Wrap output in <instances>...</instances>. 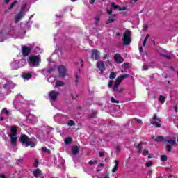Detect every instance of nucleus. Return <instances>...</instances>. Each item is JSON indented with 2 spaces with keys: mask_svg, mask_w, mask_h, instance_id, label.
Returning <instances> with one entry per match:
<instances>
[{
  "mask_svg": "<svg viewBox=\"0 0 178 178\" xmlns=\"http://www.w3.org/2000/svg\"><path fill=\"white\" fill-rule=\"evenodd\" d=\"M19 141L21 144L25 145V147H31L32 148H34V147H35V143H34V141H33V138H29L26 134L21 135L19 138Z\"/></svg>",
  "mask_w": 178,
  "mask_h": 178,
  "instance_id": "nucleus-1",
  "label": "nucleus"
},
{
  "mask_svg": "<svg viewBox=\"0 0 178 178\" xmlns=\"http://www.w3.org/2000/svg\"><path fill=\"white\" fill-rule=\"evenodd\" d=\"M41 63V58L37 55H33L29 56L28 64L30 67H38Z\"/></svg>",
  "mask_w": 178,
  "mask_h": 178,
  "instance_id": "nucleus-2",
  "label": "nucleus"
},
{
  "mask_svg": "<svg viewBox=\"0 0 178 178\" xmlns=\"http://www.w3.org/2000/svg\"><path fill=\"white\" fill-rule=\"evenodd\" d=\"M127 77H130V75L128 74H124L116 78L114 86L113 88V91L114 92H116V91H118V88H119V86H120L122 81H123L124 79H127Z\"/></svg>",
  "mask_w": 178,
  "mask_h": 178,
  "instance_id": "nucleus-3",
  "label": "nucleus"
},
{
  "mask_svg": "<svg viewBox=\"0 0 178 178\" xmlns=\"http://www.w3.org/2000/svg\"><path fill=\"white\" fill-rule=\"evenodd\" d=\"M161 123L162 119H161V118H159L156 113H154L153 115L152 121H151L149 124H153L156 128H159L161 126Z\"/></svg>",
  "mask_w": 178,
  "mask_h": 178,
  "instance_id": "nucleus-4",
  "label": "nucleus"
},
{
  "mask_svg": "<svg viewBox=\"0 0 178 178\" xmlns=\"http://www.w3.org/2000/svg\"><path fill=\"white\" fill-rule=\"evenodd\" d=\"M122 41L124 45H130V42H131V32L125 31L123 34Z\"/></svg>",
  "mask_w": 178,
  "mask_h": 178,
  "instance_id": "nucleus-5",
  "label": "nucleus"
},
{
  "mask_svg": "<svg viewBox=\"0 0 178 178\" xmlns=\"http://www.w3.org/2000/svg\"><path fill=\"white\" fill-rule=\"evenodd\" d=\"M101 52L98 51L97 49L92 50L91 58L92 60H99Z\"/></svg>",
  "mask_w": 178,
  "mask_h": 178,
  "instance_id": "nucleus-6",
  "label": "nucleus"
},
{
  "mask_svg": "<svg viewBox=\"0 0 178 178\" xmlns=\"http://www.w3.org/2000/svg\"><path fill=\"white\" fill-rule=\"evenodd\" d=\"M22 54L24 58H26V56H29L31 54V49L27 46H24L22 49Z\"/></svg>",
  "mask_w": 178,
  "mask_h": 178,
  "instance_id": "nucleus-7",
  "label": "nucleus"
},
{
  "mask_svg": "<svg viewBox=\"0 0 178 178\" xmlns=\"http://www.w3.org/2000/svg\"><path fill=\"white\" fill-rule=\"evenodd\" d=\"M60 77H65L66 76V67L64 65H60L58 67Z\"/></svg>",
  "mask_w": 178,
  "mask_h": 178,
  "instance_id": "nucleus-8",
  "label": "nucleus"
},
{
  "mask_svg": "<svg viewBox=\"0 0 178 178\" xmlns=\"http://www.w3.org/2000/svg\"><path fill=\"white\" fill-rule=\"evenodd\" d=\"M58 95H59L58 91L52 90L49 93V97L51 101H56Z\"/></svg>",
  "mask_w": 178,
  "mask_h": 178,
  "instance_id": "nucleus-9",
  "label": "nucleus"
},
{
  "mask_svg": "<svg viewBox=\"0 0 178 178\" xmlns=\"http://www.w3.org/2000/svg\"><path fill=\"white\" fill-rule=\"evenodd\" d=\"M114 59L117 63H123L124 61L123 57H122V56L119 54H115L114 55Z\"/></svg>",
  "mask_w": 178,
  "mask_h": 178,
  "instance_id": "nucleus-10",
  "label": "nucleus"
},
{
  "mask_svg": "<svg viewBox=\"0 0 178 178\" xmlns=\"http://www.w3.org/2000/svg\"><path fill=\"white\" fill-rule=\"evenodd\" d=\"M111 8L114 9L115 10H120V12H122V10H126V8H120V6L116 5L115 2H112L111 4Z\"/></svg>",
  "mask_w": 178,
  "mask_h": 178,
  "instance_id": "nucleus-11",
  "label": "nucleus"
},
{
  "mask_svg": "<svg viewBox=\"0 0 178 178\" xmlns=\"http://www.w3.org/2000/svg\"><path fill=\"white\" fill-rule=\"evenodd\" d=\"M97 67L99 68V70H100V72H104L105 64L104 63V61H99L97 63Z\"/></svg>",
  "mask_w": 178,
  "mask_h": 178,
  "instance_id": "nucleus-12",
  "label": "nucleus"
},
{
  "mask_svg": "<svg viewBox=\"0 0 178 178\" xmlns=\"http://www.w3.org/2000/svg\"><path fill=\"white\" fill-rule=\"evenodd\" d=\"M11 134L10 136H17V127L13 125L10 127Z\"/></svg>",
  "mask_w": 178,
  "mask_h": 178,
  "instance_id": "nucleus-13",
  "label": "nucleus"
},
{
  "mask_svg": "<svg viewBox=\"0 0 178 178\" xmlns=\"http://www.w3.org/2000/svg\"><path fill=\"white\" fill-rule=\"evenodd\" d=\"M80 152V149H79V146L77 145H74L72 147V155H77L79 152Z\"/></svg>",
  "mask_w": 178,
  "mask_h": 178,
  "instance_id": "nucleus-14",
  "label": "nucleus"
},
{
  "mask_svg": "<svg viewBox=\"0 0 178 178\" xmlns=\"http://www.w3.org/2000/svg\"><path fill=\"white\" fill-rule=\"evenodd\" d=\"M22 79H24V80H30V79H31V77H33V75L31 73H22Z\"/></svg>",
  "mask_w": 178,
  "mask_h": 178,
  "instance_id": "nucleus-15",
  "label": "nucleus"
},
{
  "mask_svg": "<svg viewBox=\"0 0 178 178\" xmlns=\"http://www.w3.org/2000/svg\"><path fill=\"white\" fill-rule=\"evenodd\" d=\"M42 172H41V170H40L39 168H38V169H36V170H35L34 171H33V176H34V177H35V178H39L40 177V175H42Z\"/></svg>",
  "mask_w": 178,
  "mask_h": 178,
  "instance_id": "nucleus-16",
  "label": "nucleus"
},
{
  "mask_svg": "<svg viewBox=\"0 0 178 178\" xmlns=\"http://www.w3.org/2000/svg\"><path fill=\"white\" fill-rule=\"evenodd\" d=\"M11 138V144L13 145H16V142L17 141V136L10 135Z\"/></svg>",
  "mask_w": 178,
  "mask_h": 178,
  "instance_id": "nucleus-17",
  "label": "nucleus"
},
{
  "mask_svg": "<svg viewBox=\"0 0 178 178\" xmlns=\"http://www.w3.org/2000/svg\"><path fill=\"white\" fill-rule=\"evenodd\" d=\"M115 165H114V168L112 169L113 173H116V172H118V168L119 166V161L115 160Z\"/></svg>",
  "mask_w": 178,
  "mask_h": 178,
  "instance_id": "nucleus-18",
  "label": "nucleus"
},
{
  "mask_svg": "<svg viewBox=\"0 0 178 178\" xmlns=\"http://www.w3.org/2000/svg\"><path fill=\"white\" fill-rule=\"evenodd\" d=\"M143 144H144V143L140 142L136 146V149H138V152L139 153L143 151Z\"/></svg>",
  "mask_w": 178,
  "mask_h": 178,
  "instance_id": "nucleus-19",
  "label": "nucleus"
},
{
  "mask_svg": "<svg viewBox=\"0 0 178 178\" xmlns=\"http://www.w3.org/2000/svg\"><path fill=\"white\" fill-rule=\"evenodd\" d=\"M23 13L21 11L16 15L15 17V23H18L19 20H20V19H22V17H23Z\"/></svg>",
  "mask_w": 178,
  "mask_h": 178,
  "instance_id": "nucleus-20",
  "label": "nucleus"
},
{
  "mask_svg": "<svg viewBox=\"0 0 178 178\" xmlns=\"http://www.w3.org/2000/svg\"><path fill=\"white\" fill-rule=\"evenodd\" d=\"M63 86H65V82H63L62 81H56V84H55L56 88L63 87Z\"/></svg>",
  "mask_w": 178,
  "mask_h": 178,
  "instance_id": "nucleus-21",
  "label": "nucleus"
},
{
  "mask_svg": "<svg viewBox=\"0 0 178 178\" xmlns=\"http://www.w3.org/2000/svg\"><path fill=\"white\" fill-rule=\"evenodd\" d=\"M99 22H101V17L99 15L95 17V25L99 26Z\"/></svg>",
  "mask_w": 178,
  "mask_h": 178,
  "instance_id": "nucleus-22",
  "label": "nucleus"
},
{
  "mask_svg": "<svg viewBox=\"0 0 178 178\" xmlns=\"http://www.w3.org/2000/svg\"><path fill=\"white\" fill-rule=\"evenodd\" d=\"M73 139L71 137H67L65 139L64 142L66 145H69V144H72Z\"/></svg>",
  "mask_w": 178,
  "mask_h": 178,
  "instance_id": "nucleus-23",
  "label": "nucleus"
},
{
  "mask_svg": "<svg viewBox=\"0 0 178 178\" xmlns=\"http://www.w3.org/2000/svg\"><path fill=\"white\" fill-rule=\"evenodd\" d=\"M165 143H169L170 145H176V140H166Z\"/></svg>",
  "mask_w": 178,
  "mask_h": 178,
  "instance_id": "nucleus-24",
  "label": "nucleus"
},
{
  "mask_svg": "<svg viewBox=\"0 0 178 178\" xmlns=\"http://www.w3.org/2000/svg\"><path fill=\"white\" fill-rule=\"evenodd\" d=\"M149 38V34H147L146 37L145 38V39L143 40V42L142 44L143 47H145V45L147 44V41L148 40Z\"/></svg>",
  "mask_w": 178,
  "mask_h": 178,
  "instance_id": "nucleus-25",
  "label": "nucleus"
},
{
  "mask_svg": "<svg viewBox=\"0 0 178 178\" xmlns=\"http://www.w3.org/2000/svg\"><path fill=\"white\" fill-rule=\"evenodd\" d=\"M154 141H165V138L163 136H157L155 139Z\"/></svg>",
  "mask_w": 178,
  "mask_h": 178,
  "instance_id": "nucleus-26",
  "label": "nucleus"
},
{
  "mask_svg": "<svg viewBox=\"0 0 178 178\" xmlns=\"http://www.w3.org/2000/svg\"><path fill=\"white\" fill-rule=\"evenodd\" d=\"M17 3V0H15L11 4L10 6L8 8L9 10L13 9V8H15V5H16V3Z\"/></svg>",
  "mask_w": 178,
  "mask_h": 178,
  "instance_id": "nucleus-27",
  "label": "nucleus"
},
{
  "mask_svg": "<svg viewBox=\"0 0 178 178\" xmlns=\"http://www.w3.org/2000/svg\"><path fill=\"white\" fill-rule=\"evenodd\" d=\"M109 79H111V80H113V79H116V73L111 72L109 75Z\"/></svg>",
  "mask_w": 178,
  "mask_h": 178,
  "instance_id": "nucleus-28",
  "label": "nucleus"
},
{
  "mask_svg": "<svg viewBox=\"0 0 178 178\" xmlns=\"http://www.w3.org/2000/svg\"><path fill=\"white\" fill-rule=\"evenodd\" d=\"M42 152H47V154H51V150L48 149L46 147H42Z\"/></svg>",
  "mask_w": 178,
  "mask_h": 178,
  "instance_id": "nucleus-29",
  "label": "nucleus"
},
{
  "mask_svg": "<svg viewBox=\"0 0 178 178\" xmlns=\"http://www.w3.org/2000/svg\"><path fill=\"white\" fill-rule=\"evenodd\" d=\"M159 101H160V102L162 104H165V97L160 95L159 97Z\"/></svg>",
  "mask_w": 178,
  "mask_h": 178,
  "instance_id": "nucleus-30",
  "label": "nucleus"
},
{
  "mask_svg": "<svg viewBox=\"0 0 178 178\" xmlns=\"http://www.w3.org/2000/svg\"><path fill=\"white\" fill-rule=\"evenodd\" d=\"M97 162H98V159L95 158L93 161H89L88 164L91 165H94V163H97Z\"/></svg>",
  "mask_w": 178,
  "mask_h": 178,
  "instance_id": "nucleus-31",
  "label": "nucleus"
},
{
  "mask_svg": "<svg viewBox=\"0 0 178 178\" xmlns=\"http://www.w3.org/2000/svg\"><path fill=\"white\" fill-rule=\"evenodd\" d=\"M27 8V4H24L21 8V13H24V11L26 10V9Z\"/></svg>",
  "mask_w": 178,
  "mask_h": 178,
  "instance_id": "nucleus-32",
  "label": "nucleus"
},
{
  "mask_svg": "<svg viewBox=\"0 0 178 178\" xmlns=\"http://www.w3.org/2000/svg\"><path fill=\"white\" fill-rule=\"evenodd\" d=\"M161 161H162V162H166V161H168V156L167 155H162L161 156Z\"/></svg>",
  "mask_w": 178,
  "mask_h": 178,
  "instance_id": "nucleus-33",
  "label": "nucleus"
},
{
  "mask_svg": "<svg viewBox=\"0 0 178 178\" xmlns=\"http://www.w3.org/2000/svg\"><path fill=\"white\" fill-rule=\"evenodd\" d=\"M124 91V88H118L117 91L118 94H122V92H123Z\"/></svg>",
  "mask_w": 178,
  "mask_h": 178,
  "instance_id": "nucleus-34",
  "label": "nucleus"
},
{
  "mask_svg": "<svg viewBox=\"0 0 178 178\" xmlns=\"http://www.w3.org/2000/svg\"><path fill=\"white\" fill-rule=\"evenodd\" d=\"M79 84V74H76L75 75V86Z\"/></svg>",
  "mask_w": 178,
  "mask_h": 178,
  "instance_id": "nucleus-35",
  "label": "nucleus"
},
{
  "mask_svg": "<svg viewBox=\"0 0 178 178\" xmlns=\"http://www.w3.org/2000/svg\"><path fill=\"white\" fill-rule=\"evenodd\" d=\"M55 69H54L53 67L49 68L46 70L47 73H48L49 74V73H51V72H54Z\"/></svg>",
  "mask_w": 178,
  "mask_h": 178,
  "instance_id": "nucleus-36",
  "label": "nucleus"
},
{
  "mask_svg": "<svg viewBox=\"0 0 178 178\" xmlns=\"http://www.w3.org/2000/svg\"><path fill=\"white\" fill-rule=\"evenodd\" d=\"M165 147L168 152H170L172 151V146L170 145H166Z\"/></svg>",
  "mask_w": 178,
  "mask_h": 178,
  "instance_id": "nucleus-37",
  "label": "nucleus"
},
{
  "mask_svg": "<svg viewBox=\"0 0 178 178\" xmlns=\"http://www.w3.org/2000/svg\"><path fill=\"white\" fill-rule=\"evenodd\" d=\"M113 22H115V19H113L112 17H110L108 18V22H107V24H111V23H113Z\"/></svg>",
  "mask_w": 178,
  "mask_h": 178,
  "instance_id": "nucleus-38",
  "label": "nucleus"
},
{
  "mask_svg": "<svg viewBox=\"0 0 178 178\" xmlns=\"http://www.w3.org/2000/svg\"><path fill=\"white\" fill-rule=\"evenodd\" d=\"M148 154H149V152L147 149H144L143 152V156H147V155H148Z\"/></svg>",
  "mask_w": 178,
  "mask_h": 178,
  "instance_id": "nucleus-39",
  "label": "nucleus"
},
{
  "mask_svg": "<svg viewBox=\"0 0 178 178\" xmlns=\"http://www.w3.org/2000/svg\"><path fill=\"white\" fill-rule=\"evenodd\" d=\"M74 124H75L74 121L72 120L68 122V126H74Z\"/></svg>",
  "mask_w": 178,
  "mask_h": 178,
  "instance_id": "nucleus-40",
  "label": "nucleus"
},
{
  "mask_svg": "<svg viewBox=\"0 0 178 178\" xmlns=\"http://www.w3.org/2000/svg\"><path fill=\"white\" fill-rule=\"evenodd\" d=\"M152 161H149L146 163V168H150V166H152Z\"/></svg>",
  "mask_w": 178,
  "mask_h": 178,
  "instance_id": "nucleus-41",
  "label": "nucleus"
},
{
  "mask_svg": "<svg viewBox=\"0 0 178 178\" xmlns=\"http://www.w3.org/2000/svg\"><path fill=\"white\" fill-rule=\"evenodd\" d=\"M111 102H113V104H119V101L115 99V97H111Z\"/></svg>",
  "mask_w": 178,
  "mask_h": 178,
  "instance_id": "nucleus-42",
  "label": "nucleus"
},
{
  "mask_svg": "<svg viewBox=\"0 0 178 178\" xmlns=\"http://www.w3.org/2000/svg\"><path fill=\"white\" fill-rule=\"evenodd\" d=\"M33 166L35 167V168H38V159H35V162H34V163H33Z\"/></svg>",
  "mask_w": 178,
  "mask_h": 178,
  "instance_id": "nucleus-43",
  "label": "nucleus"
},
{
  "mask_svg": "<svg viewBox=\"0 0 178 178\" xmlns=\"http://www.w3.org/2000/svg\"><path fill=\"white\" fill-rule=\"evenodd\" d=\"M122 67L124 69H129V63H124V64H122Z\"/></svg>",
  "mask_w": 178,
  "mask_h": 178,
  "instance_id": "nucleus-44",
  "label": "nucleus"
},
{
  "mask_svg": "<svg viewBox=\"0 0 178 178\" xmlns=\"http://www.w3.org/2000/svg\"><path fill=\"white\" fill-rule=\"evenodd\" d=\"M135 122L138 123V124L143 123V121L140 119L135 118Z\"/></svg>",
  "mask_w": 178,
  "mask_h": 178,
  "instance_id": "nucleus-45",
  "label": "nucleus"
},
{
  "mask_svg": "<svg viewBox=\"0 0 178 178\" xmlns=\"http://www.w3.org/2000/svg\"><path fill=\"white\" fill-rule=\"evenodd\" d=\"M112 86H113V81L111 80V81H109V82L108 83V87L109 88H111V87H112Z\"/></svg>",
  "mask_w": 178,
  "mask_h": 178,
  "instance_id": "nucleus-46",
  "label": "nucleus"
},
{
  "mask_svg": "<svg viewBox=\"0 0 178 178\" xmlns=\"http://www.w3.org/2000/svg\"><path fill=\"white\" fill-rule=\"evenodd\" d=\"M2 112H3V113H6V115H9V111H8V109H6V108H3V109L2 110Z\"/></svg>",
  "mask_w": 178,
  "mask_h": 178,
  "instance_id": "nucleus-47",
  "label": "nucleus"
},
{
  "mask_svg": "<svg viewBox=\"0 0 178 178\" xmlns=\"http://www.w3.org/2000/svg\"><path fill=\"white\" fill-rule=\"evenodd\" d=\"M164 58H165V59H168V60H170L172 59V56L166 54L164 56Z\"/></svg>",
  "mask_w": 178,
  "mask_h": 178,
  "instance_id": "nucleus-48",
  "label": "nucleus"
},
{
  "mask_svg": "<svg viewBox=\"0 0 178 178\" xmlns=\"http://www.w3.org/2000/svg\"><path fill=\"white\" fill-rule=\"evenodd\" d=\"M120 149H121L120 146L116 147V152H120Z\"/></svg>",
  "mask_w": 178,
  "mask_h": 178,
  "instance_id": "nucleus-49",
  "label": "nucleus"
},
{
  "mask_svg": "<svg viewBox=\"0 0 178 178\" xmlns=\"http://www.w3.org/2000/svg\"><path fill=\"white\" fill-rule=\"evenodd\" d=\"M143 70H148V65H143Z\"/></svg>",
  "mask_w": 178,
  "mask_h": 178,
  "instance_id": "nucleus-50",
  "label": "nucleus"
},
{
  "mask_svg": "<svg viewBox=\"0 0 178 178\" xmlns=\"http://www.w3.org/2000/svg\"><path fill=\"white\" fill-rule=\"evenodd\" d=\"M104 152H99V156H100V158H102V156H104Z\"/></svg>",
  "mask_w": 178,
  "mask_h": 178,
  "instance_id": "nucleus-51",
  "label": "nucleus"
},
{
  "mask_svg": "<svg viewBox=\"0 0 178 178\" xmlns=\"http://www.w3.org/2000/svg\"><path fill=\"white\" fill-rule=\"evenodd\" d=\"M94 118H97V115H92L89 116V119H94Z\"/></svg>",
  "mask_w": 178,
  "mask_h": 178,
  "instance_id": "nucleus-52",
  "label": "nucleus"
},
{
  "mask_svg": "<svg viewBox=\"0 0 178 178\" xmlns=\"http://www.w3.org/2000/svg\"><path fill=\"white\" fill-rule=\"evenodd\" d=\"M159 54L160 55V56H162L163 58H165V56L166 55L161 52H159Z\"/></svg>",
  "mask_w": 178,
  "mask_h": 178,
  "instance_id": "nucleus-53",
  "label": "nucleus"
},
{
  "mask_svg": "<svg viewBox=\"0 0 178 178\" xmlns=\"http://www.w3.org/2000/svg\"><path fill=\"white\" fill-rule=\"evenodd\" d=\"M140 54H143V47H139Z\"/></svg>",
  "mask_w": 178,
  "mask_h": 178,
  "instance_id": "nucleus-54",
  "label": "nucleus"
},
{
  "mask_svg": "<svg viewBox=\"0 0 178 178\" xmlns=\"http://www.w3.org/2000/svg\"><path fill=\"white\" fill-rule=\"evenodd\" d=\"M89 2L91 5H93V3L95 2V0H90Z\"/></svg>",
  "mask_w": 178,
  "mask_h": 178,
  "instance_id": "nucleus-55",
  "label": "nucleus"
},
{
  "mask_svg": "<svg viewBox=\"0 0 178 178\" xmlns=\"http://www.w3.org/2000/svg\"><path fill=\"white\" fill-rule=\"evenodd\" d=\"M4 2L6 3V5H8V3H9V2H10V0H4Z\"/></svg>",
  "mask_w": 178,
  "mask_h": 178,
  "instance_id": "nucleus-56",
  "label": "nucleus"
},
{
  "mask_svg": "<svg viewBox=\"0 0 178 178\" xmlns=\"http://www.w3.org/2000/svg\"><path fill=\"white\" fill-rule=\"evenodd\" d=\"M108 15H112V10H107Z\"/></svg>",
  "mask_w": 178,
  "mask_h": 178,
  "instance_id": "nucleus-57",
  "label": "nucleus"
},
{
  "mask_svg": "<svg viewBox=\"0 0 178 178\" xmlns=\"http://www.w3.org/2000/svg\"><path fill=\"white\" fill-rule=\"evenodd\" d=\"M0 178H6V177L5 176V175L1 174L0 175Z\"/></svg>",
  "mask_w": 178,
  "mask_h": 178,
  "instance_id": "nucleus-58",
  "label": "nucleus"
},
{
  "mask_svg": "<svg viewBox=\"0 0 178 178\" xmlns=\"http://www.w3.org/2000/svg\"><path fill=\"white\" fill-rule=\"evenodd\" d=\"M174 109L175 113H177V106H175Z\"/></svg>",
  "mask_w": 178,
  "mask_h": 178,
  "instance_id": "nucleus-59",
  "label": "nucleus"
},
{
  "mask_svg": "<svg viewBox=\"0 0 178 178\" xmlns=\"http://www.w3.org/2000/svg\"><path fill=\"white\" fill-rule=\"evenodd\" d=\"M0 120H1V122H3V120H5V118L0 115Z\"/></svg>",
  "mask_w": 178,
  "mask_h": 178,
  "instance_id": "nucleus-60",
  "label": "nucleus"
},
{
  "mask_svg": "<svg viewBox=\"0 0 178 178\" xmlns=\"http://www.w3.org/2000/svg\"><path fill=\"white\" fill-rule=\"evenodd\" d=\"M144 27L145 28V31H147L148 30V25H144Z\"/></svg>",
  "mask_w": 178,
  "mask_h": 178,
  "instance_id": "nucleus-61",
  "label": "nucleus"
},
{
  "mask_svg": "<svg viewBox=\"0 0 178 178\" xmlns=\"http://www.w3.org/2000/svg\"><path fill=\"white\" fill-rule=\"evenodd\" d=\"M99 166H105V164H104V163H100L99 164Z\"/></svg>",
  "mask_w": 178,
  "mask_h": 178,
  "instance_id": "nucleus-62",
  "label": "nucleus"
},
{
  "mask_svg": "<svg viewBox=\"0 0 178 178\" xmlns=\"http://www.w3.org/2000/svg\"><path fill=\"white\" fill-rule=\"evenodd\" d=\"M116 35H117V37H120V33L117 32V33H116Z\"/></svg>",
  "mask_w": 178,
  "mask_h": 178,
  "instance_id": "nucleus-63",
  "label": "nucleus"
},
{
  "mask_svg": "<svg viewBox=\"0 0 178 178\" xmlns=\"http://www.w3.org/2000/svg\"><path fill=\"white\" fill-rule=\"evenodd\" d=\"M6 87H8V84L6 83L3 85V88H6Z\"/></svg>",
  "mask_w": 178,
  "mask_h": 178,
  "instance_id": "nucleus-64",
  "label": "nucleus"
}]
</instances>
